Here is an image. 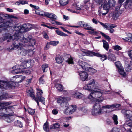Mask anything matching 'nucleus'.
<instances>
[{"instance_id":"nucleus-1","label":"nucleus","mask_w":132,"mask_h":132,"mask_svg":"<svg viewBox=\"0 0 132 132\" xmlns=\"http://www.w3.org/2000/svg\"><path fill=\"white\" fill-rule=\"evenodd\" d=\"M31 37H29L27 38H25L24 37H21L20 39L15 41L9 47V49L15 50L18 49L17 52L18 54L22 56L25 55L28 52V50H25L23 47L25 46V43L28 42L29 38L30 39Z\"/></svg>"},{"instance_id":"nucleus-2","label":"nucleus","mask_w":132,"mask_h":132,"mask_svg":"<svg viewBox=\"0 0 132 132\" xmlns=\"http://www.w3.org/2000/svg\"><path fill=\"white\" fill-rule=\"evenodd\" d=\"M13 30L14 31V34L13 36H11L9 33H5L3 35V38H0V43L2 42L5 40L8 39H12L13 40H17L20 38L24 37V36L22 35V33L23 32L21 31L23 30L22 26L19 25L15 26L13 28Z\"/></svg>"},{"instance_id":"nucleus-3","label":"nucleus","mask_w":132,"mask_h":132,"mask_svg":"<svg viewBox=\"0 0 132 132\" xmlns=\"http://www.w3.org/2000/svg\"><path fill=\"white\" fill-rule=\"evenodd\" d=\"M34 63V61L32 60L25 61L20 65H16L13 67L12 68L11 72L14 74L20 73L23 71V69L31 68L33 65Z\"/></svg>"},{"instance_id":"nucleus-4","label":"nucleus","mask_w":132,"mask_h":132,"mask_svg":"<svg viewBox=\"0 0 132 132\" xmlns=\"http://www.w3.org/2000/svg\"><path fill=\"white\" fill-rule=\"evenodd\" d=\"M2 97L0 96V100L2 99ZM11 102H0V106L2 107L0 109V116H2L4 115L6 112L9 111V110H11L13 106H7L11 104Z\"/></svg>"},{"instance_id":"nucleus-5","label":"nucleus","mask_w":132,"mask_h":132,"mask_svg":"<svg viewBox=\"0 0 132 132\" xmlns=\"http://www.w3.org/2000/svg\"><path fill=\"white\" fill-rule=\"evenodd\" d=\"M104 92L103 90L98 88L97 87L96 89L94 90L91 92L90 93L91 95L90 97H93L94 100H95L96 102L97 101V102H101L103 101L102 100L96 98L101 97Z\"/></svg>"},{"instance_id":"nucleus-6","label":"nucleus","mask_w":132,"mask_h":132,"mask_svg":"<svg viewBox=\"0 0 132 132\" xmlns=\"http://www.w3.org/2000/svg\"><path fill=\"white\" fill-rule=\"evenodd\" d=\"M98 1V3L99 4L102 3L104 4L103 5V10H98V15L101 16L106 15L109 12V10L110 7V5L108 3L106 0H96Z\"/></svg>"},{"instance_id":"nucleus-7","label":"nucleus","mask_w":132,"mask_h":132,"mask_svg":"<svg viewBox=\"0 0 132 132\" xmlns=\"http://www.w3.org/2000/svg\"><path fill=\"white\" fill-rule=\"evenodd\" d=\"M81 51L83 52L82 53L83 55H86L89 56H95L101 57V60L103 61L107 59V56L106 55H101L98 53H96L92 51H89L88 50L82 49Z\"/></svg>"},{"instance_id":"nucleus-8","label":"nucleus","mask_w":132,"mask_h":132,"mask_svg":"<svg viewBox=\"0 0 132 132\" xmlns=\"http://www.w3.org/2000/svg\"><path fill=\"white\" fill-rule=\"evenodd\" d=\"M64 59L65 62L68 63V64H73V59L70 55L69 54H67L64 57V58L61 56L59 55L55 59L56 62L59 64L61 63Z\"/></svg>"},{"instance_id":"nucleus-9","label":"nucleus","mask_w":132,"mask_h":132,"mask_svg":"<svg viewBox=\"0 0 132 132\" xmlns=\"http://www.w3.org/2000/svg\"><path fill=\"white\" fill-rule=\"evenodd\" d=\"M93 105L92 110V114L94 116H97L101 114L102 110L100 104L97 101L93 103Z\"/></svg>"},{"instance_id":"nucleus-10","label":"nucleus","mask_w":132,"mask_h":132,"mask_svg":"<svg viewBox=\"0 0 132 132\" xmlns=\"http://www.w3.org/2000/svg\"><path fill=\"white\" fill-rule=\"evenodd\" d=\"M97 87V83L94 79H92L90 80L87 84V85L85 86L83 88L85 90H87L89 91L92 92L94 89H96Z\"/></svg>"},{"instance_id":"nucleus-11","label":"nucleus","mask_w":132,"mask_h":132,"mask_svg":"<svg viewBox=\"0 0 132 132\" xmlns=\"http://www.w3.org/2000/svg\"><path fill=\"white\" fill-rule=\"evenodd\" d=\"M14 82L12 81L0 80V88L5 89H11L14 86Z\"/></svg>"},{"instance_id":"nucleus-12","label":"nucleus","mask_w":132,"mask_h":132,"mask_svg":"<svg viewBox=\"0 0 132 132\" xmlns=\"http://www.w3.org/2000/svg\"><path fill=\"white\" fill-rule=\"evenodd\" d=\"M69 100V98L67 97L60 96L57 98V102L63 108L66 107L68 105V101Z\"/></svg>"},{"instance_id":"nucleus-13","label":"nucleus","mask_w":132,"mask_h":132,"mask_svg":"<svg viewBox=\"0 0 132 132\" xmlns=\"http://www.w3.org/2000/svg\"><path fill=\"white\" fill-rule=\"evenodd\" d=\"M121 113L124 115V117L128 121L132 120V111L130 110H122Z\"/></svg>"},{"instance_id":"nucleus-14","label":"nucleus","mask_w":132,"mask_h":132,"mask_svg":"<svg viewBox=\"0 0 132 132\" xmlns=\"http://www.w3.org/2000/svg\"><path fill=\"white\" fill-rule=\"evenodd\" d=\"M76 109V107L75 105H72L67 107L65 109L63 112L64 114L69 115L72 114L74 112Z\"/></svg>"},{"instance_id":"nucleus-15","label":"nucleus","mask_w":132,"mask_h":132,"mask_svg":"<svg viewBox=\"0 0 132 132\" xmlns=\"http://www.w3.org/2000/svg\"><path fill=\"white\" fill-rule=\"evenodd\" d=\"M12 21L11 20L7 21L4 20L1 17H0V28L3 27H7L10 25L11 22ZM1 29H0V32Z\"/></svg>"},{"instance_id":"nucleus-16","label":"nucleus","mask_w":132,"mask_h":132,"mask_svg":"<svg viewBox=\"0 0 132 132\" xmlns=\"http://www.w3.org/2000/svg\"><path fill=\"white\" fill-rule=\"evenodd\" d=\"M32 25L29 23H25L22 26V30L21 31L24 32L29 31L32 29Z\"/></svg>"},{"instance_id":"nucleus-17","label":"nucleus","mask_w":132,"mask_h":132,"mask_svg":"<svg viewBox=\"0 0 132 132\" xmlns=\"http://www.w3.org/2000/svg\"><path fill=\"white\" fill-rule=\"evenodd\" d=\"M78 64L81 66L82 68L84 70H88L87 69V66H89V65L86 62L79 60L78 62Z\"/></svg>"},{"instance_id":"nucleus-18","label":"nucleus","mask_w":132,"mask_h":132,"mask_svg":"<svg viewBox=\"0 0 132 132\" xmlns=\"http://www.w3.org/2000/svg\"><path fill=\"white\" fill-rule=\"evenodd\" d=\"M79 75L80 76V79L82 81H85L86 80L88 77V74L85 71H81L79 72Z\"/></svg>"},{"instance_id":"nucleus-19","label":"nucleus","mask_w":132,"mask_h":132,"mask_svg":"<svg viewBox=\"0 0 132 132\" xmlns=\"http://www.w3.org/2000/svg\"><path fill=\"white\" fill-rule=\"evenodd\" d=\"M27 94L28 96H30L34 99L35 101L37 102L38 105H39V103L38 102V100L36 98L34 95V93L32 89H31L29 90L27 92Z\"/></svg>"},{"instance_id":"nucleus-20","label":"nucleus","mask_w":132,"mask_h":132,"mask_svg":"<svg viewBox=\"0 0 132 132\" xmlns=\"http://www.w3.org/2000/svg\"><path fill=\"white\" fill-rule=\"evenodd\" d=\"M120 106V104H113L111 105H106L105 106H102V108L103 109H113L114 108H117L119 107Z\"/></svg>"},{"instance_id":"nucleus-21","label":"nucleus","mask_w":132,"mask_h":132,"mask_svg":"<svg viewBox=\"0 0 132 132\" xmlns=\"http://www.w3.org/2000/svg\"><path fill=\"white\" fill-rule=\"evenodd\" d=\"M119 3L122 4L125 0H118ZM125 5L126 6L128 5V7L130 8L132 7V0H127L124 3Z\"/></svg>"},{"instance_id":"nucleus-22","label":"nucleus","mask_w":132,"mask_h":132,"mask_svg":"<svg viewBox=\"0 0 132 132\" xmlns=\"http://www.w3.org/2000/svg\"><path fill=\"white\" fill-rule=\"evenodd\" d=\"M44 15L45 16L47 17L50 18V19H54L55 20H57V16L55 14L53 13L46 12L44 13Z\"/></svg>"},{"instance_id":"nucleus-23","label":"nucleus","mask_w":132,"mask_h":132,"mask_svg":"<svg viewBox=\"0 0 132 132\" xmlns=\"http://www.w3.org/2000/svg\"><path fill=\"white\" fill-rule=\"evenodd\" d=\"M90 29H89L88 30H90V31L88 32L89 33L94 35L97 36L99 35V32H100V31H97L96 29L93 28L92 27H91Z\"/></svg>"},{"instance_id":"nucleus-24","label":"nucleus","mask_w":132,"mask_h":132,"mask_svg":"<svg viewBox=\"0 0 132 132\" xmlns=\"http://www.w3.org/2000/svg\"><path fill=\"white\" fill-rule=\"evenodd\" d=\"M125 127L122 128L125 129V130H126L127 131H128L129 132H132L131 131L130 129H129L128 130H126V129L125 128V127H126V125L128 126L129 127L132 126V120L130 121H128V120H126L125 122Z\"/></svg>"},{"instance_id":"nucleus-25","label":"nucleus","mask_w":132,"mask_h":132,"mask_svg":"<svg viewBox=\"0 0 132 132\" xmlns=\"http://www.w3.org/2000/svg\"><path fill=\"white\" fill-rule=\"evenodd\" d=\"M4 116L5 117L4 120L8 122H11L12 121L13 119L12 116L9 114H6L4 113V115L2 116Z\"/></svg>"},{"instance_id":"nucleus-26","label":"nucleus","mask_w":132,"mask_h":132,"mask_svg":"<svg viewBox=\"0 0 132 132\" xmlns=\"http://www.w3.org/2000/svg\"><path fill=\"white\" fill-rule=\"evenodd\" d=\"M108 55V59L110 61H115L116 60V58L114 55L113 54L108 53H107Z\"/></svg>"},{"instance_id":"nucleus-27","label":"nucleus","mask_w":132,"mask_h":132,"mask_svg":"<svg viewBox=\"0 0 132 132\" xmlns=\"http://www.w3.org/2000/svg\"><path fill=\"white\" fill-rule=\"evenodd\" d=\"M55 20V19H50L49 21L51 23L54 24L60 25H61L62 24V23L56 21Z\"/></svg>"},{"instance_id":"nucleus-28","label":"nucleus","mask_w":132,"mask_h":132,"mask_svg":"<svg viewBox=\"0 0 132 132\" xmlns=\"http://www.w3.org/2000/svg\"><path fill=\"white\" fill-rule=\"evenodd\" d=\"M30 36L31 37V38L30 39L29 38V40L28 42L29 41H30L29 43V45L30 46H32L34 45L35 44L36 41L34 39H32V37L30 36H28L27 38H25V37H24L25 38H27L29 37Z\"/></svg>"},{"instance_id":"nucleus-29","label":"nucleus","mask_w":132,"mask_h":132,"mask_svg":"<svg viewBox=\"0 0 132 132\" xmlns=\"http://www.w3.org/2000/svg\"><path fill=\"white\" fill-rule=\"evenodd\" d=\"M42 70L43 72H46L50 68L48 64H44L42 65Z\"/></svg>"},{"instance_id":"nucleus-30","label":"nucleus","mask_w":132,"mask_h":132,"mask_svg":"<svg viewBox=\"0 0 132 132\" xmlns=\"http://www.w3.org/2000/svg\"><path fill=\"white\" fill-rule=\"evenodd\" d=\"M90 96H91V95L90 94L88 97L84 100V101L85 103H89L90 102L93 101L92 100L94 99L93 97H90Z\"/></svg>"},{"instance_id":"nucleus-31","label":"nucleus","mask_w":132,"mask_h":132,"mask_svg":"<svg viewBox=\"0 0 132 132\" xmlns=\"http://www.w3.org/2000/svg\"><path fill=\"white\" fill-rule=\"evenodd\" d=\"M55 87L57 89V90L59 91H61L63 90V87L60 84H55Z\"/></svg>"},{"instance_id":"nucleus-32","label":"nucleus","mask_w":132,"mask_h":132,"mask_svg":"<svg viewBox=\"0 0 132 132\" xmlns=\"http://www.w3.org/2000/svg\"><path fill=\"white\" fill-rule=\"evenodd\" d=\"M102 42L103 43V47L107 51L108 50L109 48V45L108 43L105 40H103Z\"/></svg>"},{"instance_id":"nucleus-33","label":"nucleus","mask_w":132,"mask_h":132,"mask_svg":"<svg viewBox=\"0 0 132 132\" xmlns=\"http://www.w3.org/2000/svg\"><path fill=\"white\" fill-rule=\"evenodd\" d=\"M55 32L57 35L59 36L64 37H66L68 36L67 34L58 30H56Z\"/></svg>"},{"instance_id":"nucleus-34","label":"nucleus","mask_w":132,"mask_h":132,"mask_svg":"<svg viewBox=\"0 0 132 132\" xmlns=\"http://www.w3.org/2000/svg\"><path fill=\"white\" fill-rule=\"evenodd\" d=\"M75 97L76 98H80L83 96V95L79 92L76 91L74 94Z\"/></svg>"},{"instance_id":"nucleus-35","label":"nucleus","mask_w":132,"mask_h":132,"mask_svg":"<svg viewBox=\"0 0 132 132\" xmlns=\"http://www.w3.org/2000/svg\"><path fill=\"white\" fill-rule=\"evenodd\" d=\"M119 73L123 77H125L126 75V73L125 72L122 67L118 70Z\"/></svg>"},{"instance_id":"nucleus-36","label":"nucleus","mask_w":132,"mask_h":132,"mask_svg":"<svg viewBox=\"0 0 132 132\" xmlns=\"http://www.w3.org/2000/svg\"><path fill=\"white\" fill-rule=\"evenodd\" d=\"M59 3L61 6L66 5L68 3V0H59Z\"/></svg>"},{"instance_id":"nucleus-37","label":"nucleus","mask_w":132,"mask_h":132,"mask_svg":"<svg viewBox=\"0 0 132 132\" xmlns=\"http://www.w3.org/2000/svg\"><path fill=\"white\" fill-rule=\"evenodd\" d=\"M60 126V125L57 123H55L51 125L50 126V129H54L59 128Z\"/></svg>"},{"instance_id":"nucleus-38","label":"nucleus","mask_w":132,"mask_h":132,"mask_svg":"<svg viewBox=\"0 0 132 132\" xmlns=\"http://www.w3.org/2000/svg\"><path fill=\"white\" fill-rule=\"evenodd\" d=\"M37 92L36 94V97H39L40 96H42L43 94V92L42 90L39 89H37Z\"/></svg>"},{"instance_id":"nucleus-39","label":"nucleus","mask_w":132,"mask_h":132,"mask_svg":"<svg viewBox=\"0 0 132 132\" xmlns=\"http://www.w3.org/2000/svg\"><path fill=\"white\" fill-rule=\"evenodd\" d=\"M43 128L44 130L46 132H48L49 131V128L47 122H46L44 123L43 126Z\"/></svg>"},{"instance_id":"nucleus-40","label":"nucleus","mask_w":132,"mask_h":132,"mask_svg":"<svg viewBox=\"0 0 132 132\" xmlns=\"http://www.w3.org/2000/svg\"><path fill=\"white\" fill-rule=\"evenodd\" d=\"M100 32L102 36L104 37L109 42L110 41L111 38L109 36L105 34L102 32L100 31Z\"/></svg>"},{"instance_id":"nucleus-41","label":"nucleus","mask_w":132,"mask_h":132,"mask_svg":"<svg viewBox=\"0 0 132 132\" xmlns=\"http://www.w3.org/2000/svg\"><path fill=\"white\" fill-rule=\"evenodd\" d=\"M82 26V27L84 28L85 29L88 30L89 29H90V28L91 27L88 24V23H85V22H84Z\"/></svg>"},{"instance_id":"nucleus-42","label":"nucleus","mask_w":132,"mask_h":132,"mask_svg":"<svg viewBox=\"0 0 132 132\" xmlns=\"http://www.w3.org/2000/svg\"><path fill=\"white\" fill-rule=\"evenodd\" d=\"M87 68L88 69V70H85L87 71L91 72L93 73H95L97 71V70H96L89 67V66H87Z\"/></svg>"},{"instance_id":"nucleus-43","label":"nucleus","mask_w":132,"mask_h":132,"mask_svg":"<svg viewBox=\"0 0 132 132\" xmlns=\"http://www.w3.org/2000/svg\"><path fill=\"white\" fill-rule=\"evenodd\" d=\"M112 118L114 123L116 125L118 124V121H117L118 118L117 116L114 114L113 115Z\"/></svg>"},{"instance_id":"nucleus-44","label":"nucleus","mask_w":132,"mask_h":132,"mask_svg":"<svg viewBox=\"0 0 132 132\" xmlns=\"http://www.w3.org/2000/svg\"><path fill=\"white\" fill-rule=\"evenodd\" d=\"M36 98L37 99L39 100V101H40L42 104H45V99L43 97L40 96L39 97H37Z\"/></svg>"},{"instance_id":"nucleus-45","label":"nucleus","mask_w":132,"mask_h":132,"mask_svg":"<svg viewBox=\"0 0 132 132\" xmlns=\"http://www.w3.org/2000/svg\"><path fill=\"white\" fill-rule=\"evenodd\" d=\"M74 5L75 6L76 9L80 10L82 7V6L79 3L74 4Z\"/></svg>"},{"instance_id":"nucleus-46","label":"nucleus","mask_w":132,"mask_h":132,"mask_svg":"<svg viewBox=\"0 0 132 132\" xmlns=\"http://www.w3.org/2000/svg\"><path fill=\"white\" fill-rule=\"evenodd\" d=\"M109 3L110 6H114L116 4V1L115 0H109Z\"/></svg>"},{"instance_id":"nucleus-47","label":"nucleus","mask_w":132,"mask_h":132,"mask_svg":"<svg viewBox=\"0 0 132 132\" xmlns=\"http://www.w3.org/2000/svg\"><path fill=\"white\" fill-rule=\"evenodd\" d=\"M115 64L118 70L122 67L121 65V64L119 61L116 62Z\"/></svg>"},{"instance_id":"nucleus-48","label":"nucleus","mask_w":132,"mask_h":132,"mask_svg":"<svg viewBox=\"0 0 132 132\" xmlns=\"http://www.w3.org/2000/svg\"><path fill=\"white\" fill-rule=\"evenodd\" d=\"M113 47L114 50L117 51L121 50L122 48L120 46L118 45L114 46H113Z\"/></svg>"},{"instance_id":"nucleus-49","label":"nucleus","mask_w":132,"mask_h":132,"mask_svg":"<svg viewBox=\"0 0 132 132\" xmlns=\"http://www.w3.org/2000/svg\"><path fill=\"white\" fill-rule=\"evenodd\" d=\"M59 43V41H52L50 42V44L51 45L56 46Z\"/></svg>"},{"instance_id":"nucleus-50","label":"nucleus","mask_w":132,"mask_h":132,"mask_svg":"<svg viewBox=\"0 0 132 132\" xmlns=\"http://www.w3.org/2000/svg\"><path fill=\"white\" fill-rule=\"evenodd\" d=\"M44 76H42L41 77H40L39 79V80L40 84H43L44 83L45 81L43 79Z\"/></svg>"},{"instance_id":"nucleus-51","label":"nucleus","mask_w":132,"mask_h":132,"mask_svg":"<svg viewBox=\"0 0 132 132\" xmlns=\"http://www.w3.org/2000/svg\"><path fill=\"white\" fill-rule=\"evenodd\" d=\"M122 39L125 41H128L129 42H132V36L129 38H128L126 37L125 38H122Z\"/></svg>"},{"instance_id":"nucleus-52","label":"nucleus","mask_w":132,"mask_h":132,"mask_svg":"<svg viewBox=\"0 0 132 132\" xmlns=\"http://www.w3.org/2000/svg\"><path fill=\"white\" fill-rule=\"evenodd\" d=\"M116 27V25L113 24H111L109 25H108V29H107L108 30H110L112 28H114Z\"/></svg>"},{"instance_id":"nucleus-53","label":"nucleus","mask_w":132,"mask_h":132,"mask_svg":"<svg viewBox=\"0 0 132 132\" xmlns=\"http://www.w3.org/2000/svg\"><path fill=\"white\" fill-rule=\"evenodd\" d=\"M98 22L101 26H102L104 27V28H106L107 30V29H108V25H107V23H104L100 21H98Z\"/></svg>"},{"instance_id":"nucleus-54","label":"nucleus","mask_w":132,"mask_h":132,"mask_svg":"<svg viewBox=\"0 0 132 132\" xmlns=\"http://www.w3.org/2000/svg\"><path fill=\"white\" fill-rule=\"evenodd\" d=\"M28 111L29 113L31 115H33L35 112V110L31 108H29Z\"/></svg>"},{"instance_id":"nucleus-55","label":"nucleus","mask_w":132,"mask_h":132,"mask_svg":"<svg viewBox=\"0 0 132 132\" xmlns=\"http://www.w3.org/2000/svg\"><path fill=\"white\" fill-rule=\"evenodd\" d=\"M15 77H16V78H20L21 79V80H20V82H21L24 79L26 78V77L25 76H19L18 75H17L16 76H15Z\"/></svg>"},{"instance_id":"nucleus-56","label":"nucleus","mask_w":132,"mask_h":132,"mask_svg":"<svg viewBox=\"0 0 132 132\" xmlns=\"http://www.w3.org/2000/svg\"><path fill=\"white\" fill-rule=\"evenodd\" d=\"M121 11L120 10H119V11H116L115 15L116 17H118L120 14H121Z\"/></svg>"},{"instance_id":"nucleus-57","label":"nucleus","mask_w":132,"mask_h":132,"mask_svg":"<svg viewBox=\"0 0 132 132\" xmlns=\"http://www.w3.org/2000/svg\"><path fill=\"white\" fill-rule=\"evenodd\" d=\"M111 132H119V130L118 128L114 127L112 129Z\"/></svg>"},{"instance_id":"nucleus-58","label":"nucleus","mask_w":132,"mask_h":132,"mask_svg":"<svg viewBox=\"0 0 132 132\" xmlns=\"http://www.w3.org/2000/svg\"><path fill=\"white\" fill-rule=\"evenodd\" d=\"M128 54L129 56L132 60V50L129 51L128 52Z\"/></svg>"},{"instance_id":"nucleus-59","label":"nucleus","mask_w":132,"mask_h":132,"mask_svg":"<svg viewBox=\"0 0 132 132\" xmlns=\"http://www.w3.org/2000/svg\"><path fill=\"white\" fill-rule=\"evenodd\" d=\"M50 45L51 44H50V42L47 43L46 46L45 47V50H47L50 47Z\"/></svg>"},{"instance_id":"nucleus-60","label":"nucleus","mask_w":132,"mask_h":132,"mask_svg":"<svg viewBox=\"0 0 132 132\" xmlns=\"http://www.w3.org/2000/svg\"><path fill=\"white\" fill-rule=\"evenodd\" d=\"M52 112L53 114L56 115L58 113V111L56 109H54L52 110Z\"/></svg>"},{"instance_id":"nucleus-61","label":"nucleus","mask_w":132,"mask_h":132,"mask_svg":"<svg viewBox=\"0 0 132 132\" xmlns=\"http://www.w3.org/2000/svg\"><path fill=\"white\" fill-rule=\"evenodd\" d=\"M28 2L27 1L21 0V4L24 5L27 4Z\"/></svg>"},{"instance_id":"nucleus-62","label":"nucleus","mask_w":132,"mask_h":132,"mask_svg":"<svg viewBox=\"0 0 132 132\" xmlns=\"http://www.w3.org/2000/svg\"><path fill=\"white\" fill-rule=\"evenodd\" d=\"M126 70L127 72H129L131 71V68L130 66H128L126 68Z\"/></svg>"},{"instance_id":"nucleus-63","label":"nucleus","mask_w":132,"mask_h":132,"mask_svg":"<svg viewBox=\"0 0 132 132\" xmlns=\"http://www.w3.org/2000/svg\"><path fill=\"white\" fill-rule=\"evenodd\" d=\"M92 21L94 23L96 24H98V21H97L96 19L94 18H93L92 19Z\"/></svg>"},{"instance_id":"nucleus-64","label":"nucleus","mask_w":132,"mask_h":132,"mask_svg":"<svg viewBox=\"0 0 132 132\" xmlns=\"http://www.w3.org/2000/svg\"><path fill=\"white\" fill-rule=\"evenodd\" d=\"M84 23V21H80L78 23V25L80 27H82V26L83 24Z\"/></svg>"}]
</instances>
